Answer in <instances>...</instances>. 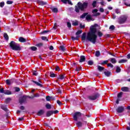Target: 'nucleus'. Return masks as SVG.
Returning a JSON list of instances; mask_svg holds the SVG:
<instances>
[{
	"label": "nucleus",
	"instance_id": "nucleus-1",
	"mask_svg": "<svg viewBox=\"0 0 130 130\" xmlns=\"http://www.w3.org/2000/svg\"><path fill=\"white\" fill-rule=\"evenodd\" d=\"M98 26V24H95L94 25L90 26V31L87 34L86 32H84L81 36V40L82 41H90L93 44L96 43V41H97V35H96V32H97V28L96 27Z\"/></svg>",
	"mask_w": 130,
	"mask_h": 130
},
{
	"label": "nucleus",
	"instance_id": "nucleus-2",
	"mask_svg": "<svg viewBox=\"0 0 130 130\" xmlns=\"http://www.w3.org/2000/svg\"><path fill=\"white\" fill-rule=\"evenodd\" d=\"M87 8H88V3L84 2L83 3H82L81 2H78L77 6H75V11L76 13H80V10L82 12H85V10Z\"/></svg>",
	"mask_w": 130,
	"mask_h": 130
},
{
	"label": "nucleus",
	"instance_id": "nucleus-3",
	"mask_svg": "<svg viewBox=\"0 0 130 130\" xmlns=\"http://www.w3.org/2000/svg\"><path fill=\"white\" fill-rule=\"evenodd\" d=\"M83 115V117L82 119H84V120H86L87 119V117L88 118H90L91 117V115H85L84 114H81L80 112H76L74 113V114L73 116V117L75 121H78V118L81 117Z\"/></svg>",
	"mask_w": 130,
	"mask_h": 130
},
{
	"label": "nucleus",
	"instance_id": "nucleus-4",
	"mask_svg": "<svg viewBox=\"0 0 130 130\" xmlns=\"http://www.w3.org/2000/svg\"><path fill=\"white\" fill-rule=\"evenodd\" d=\"M9 45L12 50H15L16 51L21 50V48L20 45L14 41H12L9 43Z\"/></svg>",
	"mask_w": 130,
	"mask_h": 130
},
{
	"label": "nucleus",
	"instance_id": "nucleus-5",
	"mask_svg": "<svg viewBox=\"0 0 130 130\" xmlns=\"http://www.w3.org/2000/svg\"><path fill=\"white\" fill-rule=\"evenodd\" d=\"M127 15H121L118 19V22L119 24H124L125 22H126V20H127Z\"/></svg>",
	"mask_w": 130,
	"mask_h": 130
},
{
	"label": "nucleus",
	"instance_id": "nucleus-6",
	"mask_svg": "<svg viewBox=\"0 0 130 130\" xmlns=\"http://www.w3.org/2000/svg\"><path fill=\"white\" fill-rule=\"evenodd\" d=\"M0 93H2L5 95H12V91L8 89L4 90V88L0 89Z\"/></svg>",
	"mask_w": 130,
	"mask_h": 130
},
{
	"label": "nucleus",
	"instance_id": "nucleus-7",
	"mask_svg": "<svg viewBox=\"0 0 130 130\" xmlns=\"http://www.w3.org/2000/svg\"><path fill=\"white\" fill-rule=\"evenodd\" d=\"M116 110L117 113H122V112L124 111V107L120 106L116 109Z\"/></svg>",
	"mask_w": 130,
	"mask_h": 130
},
{
	"label": "nucleus",
	"instance_id": "nucleus-8",
	"mask_svg": "<svg viewBox=\"0 0 130 130\" xmlns=\"http://www.w3.org/2000/svg\"><path fill=\"white\" fill-rule=\"evenodd\" d=\"M6 84L7 85H8L9 86H10V85H12L14 82H15V79L12 78L11 79H7L6 80Z\"/></svg>",
	"mask_w": 130,
	"mask_h": 130
},
{
	"label": "nucleus",
	"instance_id": "nucleus-9",
	"mask_svg": "<svg viewBox=\"0 0 130 130\" xmlns=\"http://www.w3.org/2000/svg\"><path fill=\"white\" fill-rule=\"evenodd\" d=\"M19 102L21 105L23 104V103H27V98H20Z\"/></svg>",
	"mask_w": 130,
	"mask_h": 130
},
{
	"label": "nucleus",
	"instance_id": "nucleus-10",
	"mask_svg": "<svg viewBox=\"0 0 130 130\" xmlns=\"http://www.w3.org/2000/svg\"><path fill=\"white\" fill-rule=\"evenodd\" d=\"M85 19L87 21H94V19L92 18V16L90 14H87Z\"/></svg>",
	"mask_w": 130,
	"mask_h": 130
},
{
	"label": "nucleus",
	"instance_id": "nucleus-11",
	"mask_svg": "<svg viewBox=\"0 0 130 130\" xmlns=\"http://www.w3.org/2000/svg\"><path fill=\"white\" fill-rule=\"evenodd\" d=\"M1 108V109L5 111L6 112H8V111H9V109H8V108H7V105H2Z\"/></svg>",
	"mask_w": 130,
	"mask_h": 130
},
{
	"label": "nucleus",
	"instance_id": "nucleus-12",
	"mask_svg": "<svg viewBox=\"0 0 130 130\" xmlns=\"http://www.w3.org/2000/svg\"><path fill=\"white\" fill-rule=\"evenodd\" d=\"M45 112L44 110H40L38 112L37 115H38V116H41V115L44 114Z\"/></svg>",
	"mask_w": 130,
	"mask_h": 130
},
{
	"label": "nucleus",
	"instance_id": "nucleus-13",
	"mask_svg": "<svg viewBox=\"0 0 130 130\" xmlns=\"http://www.w3.org/2000/svg\"><path fill=\"white\" fill-rule=\"evenodd\" d=\"M86 60V57L84 55L80 56V59L79 60V62H84Z\"/></svg>",
	"mask_w": 130,
	"mask_h": 130
},
{
	"label": "nucleus",
	"instance_id": "nucleus-14",
	"mask_svg": "<svg viewBox=\"0 0 130 130\" xmlns=\"http://www.w3.org/2000/svg\"><path fill=\"white\" fill-rule=\"evenodd\" d=\"M53 114V112L52 111H48L46 113L47 117H49V116H51Z\"/></svg>",
	"mask_w": 130,
	"mask_h": 130
},
{
	"label": "nucleus",
	"instance_id": "nucleus-15",
	"mask_svg": "<svg viewBox=\"0 0 130 130\" xmlns=\"http://www.w3.org/2000/svg\"><path fill=\"white\" fill-rule=\"evenodd\" d=\"M104 73L105 76H106L107 77H110V75H111V73L110 72L107 71V70H105V71Z\"/></svg>",
	"mask_w": 130,
	"mask_h": 130
},
{
	"label": "nucleus",
	"instance_id": "nucleus-16",
	"mask_svg": "<svg viewBox=\"0 0 130 130\" xmlns=\"http://www.w3.org/2000/svg\"><path fill=\"white\" fill-rule=\"evenodd\" d=\"M97 68L98 71H99L100 72H103V71H104V70H105V68L104 67H101L100 66H98Z\"/></svg>",
	"mask_w": 130,
	"mask_h": 130
},
{
	"label": "nucleus",
	"instance_id": "nucleus-17",
	"mask_svg": "<svg viewBox=\"0 0 130 130\" xmlns=\"http://www.w3.org/2000/svg\"><path fill=\"white\" fill-rule=\"evenodd\" d=\"M76 125L77 127H82V126H83V122L81 121H78L76 122Z\"/></svg>",
	"mask_w": 130,
	"mask_h": 130
},
{
	"label": "nucleus",
	"instance_id": "nucleus-18",
	"mask_svg": "<svg viewBox=\"0 0 130 130\" xmlns=\"http://www.w3.org/2000/svg\"><path fill=\"white\" fill-rule=\"evenodd\" d=\"M121 90L123 91V92H128L129 88H128L127 87H123L121 88Z\"/></svg>",
	"mask_w": 130,
	"mask_h": 130
},
{
	"label": "nucleus",
	"instance_id": "nucleus-19",
	"mask_svg": "<svg viewBox=\"0 0 130 130\" xmlns=\"http://www.w3.org/2000/svg\"><path fill=\"white\" fill-rule=\"evenodd\" d=\"M100 94L99 93H95L93 96H89V98H99Z\"/></svg>",
	"mask_w": 130,
	"mask_h": 130
},
{
	"label": "nucleus",
	"instance_id": "nucleus-20",
	"mask_svg": "<svg viewBox=\"0 0 130 130\" xmlns=\"http://www.w3.org/2000/svg\"><path fill=\"white\" fill-rule=\"evenodd\" d=\"M19 41L20 42L24 43V42H26V41H27V39H26L23 37H20L19 39Z\"/></svg>",
	"mask_w": 130,
	"mask_h": 130
},
{
	"label": "nucleus",
	"instance_id": "nucleus-21",
	"mask_svg": "<svg viewBox=\"0 0 130 130\" xmlns=\"http://www.w3.org/2000/svg\"><path fill=\"white\" fill-rule=\"evenodd\" d=\"M61 2L63 3V4H67V3H68L69 5H72V2L70 0H61Z\"/></svg>",
	"mask_w": 130,
	"mask_h": 130
},
{
	"label": "nucleus",
	"instance_id": "nucleus-22",
	"mask_svg": "<svg viewBox=\"0 0 130 130\" xmlns=\"http://www.w3.org/2000/svg\"><path fill=\"white\" fill-rule=\"evenodd\" d=\"M50 77H51V78H55L56 77H57V75L53 73V72H51L50 73Z\"/></svg>",
	"mask_w": 130,
	"mask_h": 130
},
{
	"label": "nucleus",
	"instance_id": "nucleus-23",
	"mask_svg": "<svg viewBox=\"0 0 130 130\" xmlns=\"http://www.w3.org/2000/svg\"><path fill=\"white\" fill-rule=\"evenodd\" d=\"M88 14V13H84L81 16H80V18L81 19H84V18H86Z\"/></svg>",
	"mask_w": 130,
	"mask_h": 130
},
{
	"label": "nucleus",
	"instance_id": "nucleus-24",
	"mask_svg": "<svg viewBox=\"0 0 130 130\" xmlns=\"http://www.w3.org/2000/svg\"><path fill=\"white\" fill-rule=\"evenodd\" d=\"M32 82L36 84L37 86H39V87H43V85L41 83H39V82H38L37 81H35V80H32Z\"/></svg>",
	"mask_w": 130,
	"mask_h": 130
},
{
	"label": "nucleus",
	"instance_id": "nucleus-25",
	"mask_svg": "<svg viewBox=\"0 0 130 130\" xmlns=\"http://www.w3.org/2000/svg\"><path fill=\"white\" fill-rule=\"evenodd\" d=\"M38 5H40V6H44V5L46 4V3H45V2H44L43 1H38Z\"/></svg>",
	"mask_w": 130,
	"mask_h": 130
},
{
	"label": "nucleus",
	"instance_id": "nucleus-26",
	"mask_svg": "<svg viewBox=\"0 0 130 130\" xmlns=\"http://www.w3.org/2000/svg\"><path fill=\"white\" fill-rule=\"evenodd\" d=\"M79 38H80V36H77L76 37H71V39L72 40H79Z\"/></svg>",
	"mask_w": 130,
	"mask_h": 130
},
{
	"label": "nucleus",
	"instance_id": "nucleus-27",
	"mask_svg": "<svg viewBox=\"0 0 130 130\" xmlns=\"http://www.w3.org/2000/svg\"><path fill=\"white\" fill-rule=\"evenodd\" d=\"M12 99L11 98H7L5 100V103L6 104H8V103H10V102L11 101Z\"/></svg>",
	"mask_w": 130,
	"mask_h": 130
},
{
	"label": "nucleus",
	"instance_id": "nucleus-28",
	"mask_svg": "<svg viewBox=\"0 0 130 130\" xmlns=\"http://www.w3.org/2000/svg\"><path fill=\"white\" fill-rule=\"evenodd\" d=\"M110 61L112 62V63H116V59H115L114 58H111Z\"/></svg>",
	"mask_w": 130,
	"mask_h": 130
},
{
	"label": "nucleus",
	"instance_id": "nucleus-29",
	"mask_svg": "<svg viewBox=\"0 0 130 130\" xmlns=\"http://www.w3.org/2000/svg\"><path fill=\"white\" fill-rule=\"evenodd\" d=\"M126 61H127V59H122L119 61V63H123L124 62H126Z\"/></svg>",
	"mask_w": 130,
	"mask_h": 130
},
{
	"label": "nucleus",
	"instance_id": "nucleus-30",
	"mask_svg": "<svg viewBox=\"0 0 130 130\" xmlns=\"http://www.w3.org/2000/svg\"><path fill=\"white\" fill-rule=\"evenodd\" d=\"M82 33H83V30H78L76 33V35L77 36H79V35H80V34H82Z\"/></svg>",
	"mask_w": 130,
	"mask_h": 130
},
{
	"label": "nucleus",
	"instance_id": "nucleus-31",
	"mask_svg": "<svg viewBox=\"0 0 130 130\" xmlns=\"http://www.w3.org/2000/svg\"><path fill=\"white\" fill-rule=\"evenodd\" d=\"M121 71V69H120V68L118 66H117L116 69V73H120Z\"/></svg>",
	"mask_w": 130,
	"mask_h": 130
},
{
	"label": "nucleus",
	"instance_id": "nucleus-32",
	"mask_svg": "<svg viewBox=\"0 0 130 130\" xmlns=\"http://www.w3.org/2000/svg\"><path fill=\"white\" fill-rule=\"evenodd\" d=\"M46 108H47V109H51V105L49 104H47L46 105Z\"/></svg>",
	"mask_w": 130,
	"mask_h": 130
},
{
	"label": "nucleus",
	"instance_id": "nucleus-33",
	"mask_svg": "<svg viewBox=\"0 0 130 130\" xmlns=\"http://www.w3.org/2000/svg\"><path fill=\"white\" fill-rule=\"evenodd\" d=\"M51 10L52 12H53V13H57V12H58V9H57V8H53Z\"/></svg>",
	"mask_w": 130,
	"mask_h": 130
},
{
	"label": "nucleus",
	"instance_id": "nucleus-34",
	"mask_svg": "<svg viewBox=\"0 0 130 130\" xmlns=\"http://www.w3.org/2000/svg\"><path fill=\"white\" fill-rule=\"evenodd\" d=\"M95 56H96V57H99V56H100V51H96L95 52Z\"/></svg>",
	"mask_w": 130,
	"mask_h": 130
},
{
	"label": "nucleus",
	"instance_id": "nucleus-35",
	"mask_svg": "<svg viewBox=\"0 0 130 130\" xmlns=\"http://www.w3.org/2000/svg\"><path fill=\"white\" fill-rule=\"evenodd\" d=\"M4 37L8 41L9 40V36H8V34H4Z\"/></svg>",
	"mask_w": 130,
	"mask_h": 130
},
{
	"label": "nucleus",
	"instance_id": "nucleus-36",
	"mask_svg": "<svg viewBox=\"0 0 130 130\" xmlns=\"http://www.w3.org/2000/svg\"><path fill=\"white\" fill-rule=\"evenodd\" d=\"M57 79H60V80H63V79H64V75H59V77H57Z\"/></svg>",
	"mask_w": 130,
	"mask_h": 130
},
{
	"label": "nucleus",
	"instance_id": "nucleus-37",
	"mask_svg": "<svg viewBox=\"0 0 130 130\" xmlns=\"http://www.w3.org/2000/svg\"><path fill=\"white\" fill-rule=\"evenodd\" d=\"M122 94H123L122 92H120V93H118L117 94L118 98H121V97H122Z\"/></svg>",
	"mask_w": 130,
	"mask_h": 130
},
{
	"label": "nucleus",
	"instance_id": "nucleus-38",
	"mask_svg": "<svg viewBox=\"0 0 130 130\" xmlns=\"http://www.w3.org/2000/svg\"><path fill=\"white\" fill-rule=\"evenodd\" d=\"M36 46L38 47H42V46H43V43H40L39 44H37Z\"/></svg>",
	"mask_w": 130,
	"mask_h": 130
},
{
	"label": "nucleus",
	"instance_id": "nucleus-39",
	"mask_svg": "<svg viewBox=\"0 0 130 130\" xmlns=\"http://www.w3.org/2000/svg\"><path fill=\"white\" fill-rule=\"evenodd\" d=\"M82 70V67H76V69H75L76 72H79Z\"/></svg>",
	"mask_w": 130,
	"mask_h": 130
},
{
	"label": "nucleus",
	"instance_id": "nucleus-40",
	"mask_svg": "<svg viewBox=\"0 0 130 130\" xmlns=\"http://www.w3.org/2000/svg\"><path fill=\"white\" fill-rule=\"evenodd\" d=\"M30 49H31L32 51H36V50H37V48L34 46L30 47Z\"/></svg>",
	"mask_w": 130,
	"mask_h": 130
},
{
	"label": "nucleus",
	"instance_id": "nucleus-41",
	"mask_svg": "<svg viewBox=\"0 0 130 130\" xmlns=\"http://www.w3.org/2000/svg\"><path fill=\"white\" fill-rule=\"evenodd\" d=\"M96 4L97 2L96 1H93L92 3V7H93V8H96Z\"/></svg>",
	"mask_w": 130,
	"mask_h": 130
},
{
	"label": "nucleus",
	"instance_id": "nucleus-42",
	"mask_svg": "<svg viewBox=\"0 0 130 130\" xmlns=\"http://www.w3.org/2000/svg\"><path fill=\"white\" fill-rule=\"evenodd\" d=\"M98 34L99 36V37H102V36H103V34L102 33V32L99 31L98 32Z\"/></svg>",
	"mask_w": 130,
	"mask_h": 130
},
{
	"label": "nucleus",
	"instance_id": "nucleus-43",
	"mask_svg": "<svg viewBox=\"0 0 130 130\" xmlns=\"http://www.w3.org/2000/svg\"><path fill=\"white\" fill-rule=\"evenodd\" d=\"M14 89L15 92H20V88H19V87H14Z\"/></svg>",
	"mask_w": 130,
	"mask_h": 130
},
{
	"label": "nucleus",
	"instance_id": "nucleus-44",
	"mask_svg": "<svg viewBox=\"0 0 130 130\" xmlns=\"http://www.w3.org/2000/svg\"><path fill=\"white\" fill-rule=\"evenodd\" d=\"M48 32H50V30H44L41 32V34H46V33H48Z\"/></svg>",
	"mask_w": 130,
	"mask_h": 130
},
{
	"label": "nucleus",
	"instance_id": "nucleus-45",
	"mask_svg": "<svg viewBox=\"0 0 130 130\" xmlns=\"http://www.w3.org/2000/svg\"><path fill=\"white\" fill-rule=\"evenodd\" d=\"M96 98H88L89 101H90L91 102H93V101H95L96 100Z\"/></svg>",
	"mask_w": 130,
	"mask_h": 130
},
{
	"label": "nucleus",
	"instance_id": "nucleus-46",
	"mask_svg": "<svg viewBox=\"0 0 130 130\" xmlns=\"http://www.w3.org/2000/svg\"><path fill=\"white\" fill-rule=\"evenodd\" d=\"M60 48L61 50H62V51H65V50H66V48H64V47L63 46H60Z\"/></svg>",
	"mask_w": 130,
	"mask_h": 130
},
{
	"label": "nucleus",
	"instance_id": "nucleus-47",
	"mask_svg": "<svg viewBox=\"0 0 130 130\" xmlns=\"http://www.w3.org/2000/svg\"><path fill=\"white\" fill-rule=\"evenodd\" d=\"M110 30H114L115 29V27L114 25H111L109 27Z\"/></svg>",
	"mask_w": 130,
	"mask_h": 130
},
{
	"label": "nucleus",
	"instance_id": "nucleus-48",
	"mask_svg": "<svg viewBox=\"0 0 130 130\" xmlns=\"http://www.w3.org/2000/svg\"><path fill=\"white\" fill-rule=\"evenodd\" d=\"M93 62L92 61H91V60H89L88 61V64L89 65V66H92L93 64Z\"/></svg>",
	"mask_w": 130,
	"mask_h": 130
},
{
	"label": "nucleus",
	"instance_id": "nucleus-49",
	"mask_svg": "<svg viewBox=\"0 0 130 130\" xmlns=\"http://www.w3.org/2000/svg\"><path fill=\"white\" fill-rule=\"evenodd\" d=\"M67 26L68 28H71V27H72V24L71 22H67Z\"/></svg>",
	"mask_w": 130,
	"mask_h": 130
},
{
	"label": "nucleus",
	"instance_id": "nucleus-50",
	"mask_svg": "<svg viewBox=\"0 0 130 130\" xmlns=\"http://www.w3.org/2000/svg\"><path fill=\"white\" fill-rule=\"evenodd\" d=\"M107 62H108V60H105L101 63V64H107Z\"/></svg>",
	"mask_w": 130,
	"mask_h": 130
},
{
	"label": "nucleus",
	"instance_id": "nucleus-51",
	"mask_svg": "<svg viewBox=\"0 0 130 130\" xmlns=\"http://www.w3.org/2000/svg\"><path fill=\"white\" fill-rule=\"evenodd\" d=\"M107 67H110V68H113V64H111V63H109L107 64Z\"/></svg>",
	"mask_w": 130,
	"mask_h": 130
},
{
	"label": "nucleus",
	"instance_id": "nucleus-52",
	"mask_svg": "<svg viewBox=\"0 0 130 130\" xmlns=\"http://www.w3.org/2000/svg\"><path fill=\"white\" fill-rule=\"evenodd\" d=\"M52 112H53V113H54V114H56L58 113L59 111H58V110H56L55 111H52Z\"/></svg>",
	"mask_w": 130,
	"mask_h": 130
},
{
	"label": "nucleus",
	"instance_id": "nucleus-53",
	"mask_svg": "<svg viewBox=\"0 0 130 130\" xmlns=\"http://www.w3.org/2000/svg\"><path fill=\"white\" fill-rule=\"evenodd\" d=\"M4 6H5V2H1L0 3V7L1 8H3L4 7Z\"/></svg>",
	"mask_w": 130,
	"mask_h": 130
},
{
	"label": "nucleus",
	"instance_id": "nucleus-54",
	"mask_svg": "<svg viewBox=\"0 0 130 130\" xmlns=\"http://www.w3.org/2000/svg\"><path fill=\"white\" fill-rule=\"evenodd\" d=\"M7 5H12V4H13V1H7Z\"/></svg>",
	"mask_w": 130,
	"mask_h": 130
},
{
	"label": "nucleus",
	"instance_id": "nucleus-55",
	"mask_svg": "<svg viewBox=\"0 0 130 130\" xmlns=\"http://www.w3.org/2000/svg\"><path fill=\"white\" fill-rule=\"evenodd\" d=\"M41 38L42 40H46L47 41H48L47 38H46V37H42Z\"/></svg>",
	"mask_w": 130,
	"mask_h": 130
},
{
	"label": "nucleus",
	"instance_id": "nucleus-56",
	"mask_svg": "<svg viewBox=\"0 0 130 130\" xmlns=\"http://www.w3.org/2000/svg\"><path fill=\"white\" fill-rule=\"evenodd\" d=\"M73 26H78V25H79V23L78 22V21H76L75 22H74L73 23Z\"/></svg>",
	"mask_w": 130,
	"mask_h": 130
},
{
	"label": "nucleus",
	"instance_id": "nucleus-57",
	"mask_svg": "<svg viewBox=\"0 0 130 130\" xmlns=\"http://www.w3.org/2000/svg\"><path fill=\"white\" fill-rule=\"evenodd\" d=\"M32 75H34V76H37V75H38V73H37V72L34 71L32 72Z\"/></svg>",
	"mask_w": 130,
	"mask_h": 130
},
{
	"label": "nucleus",
	"instance_id": "nucleus-58",
	"mask_svg": "<svg viewBox=\"0 0 130 130\" xmlns=\"http://www.w3.org/2000/svg\"><path fill=\"white\" fill-rule=\"evenodd\" d=\"M40 95L38 93H36L34 94V96H32L33 98L35 97H39Z\"/></svg>",
	"mask_w": 130,
	"mask_h": 130
},
{
	"label": "nucleus",
	"instance_id": "nucleus-59",
	"mask_svg": "<svg viewBox=\"0 0 130 130\" xmlns=\"http://www.w3.org/2000/svg\"><path fill=\"white\" fill-rule=\"evenodd\" d=\"M44 125L45 126H48V127H51V126H49V124H48V123L47 122L44 123Z\"/></svg>",
	"mask_w": 130,
	"mask_h": 130
},
{
	"label": "nucleus",
	"instance_id": "nucleus-60",
	"mask_svg": "<svg viewBox=\"0 0 130 130\" xmlns=\"http://www.w3.org/2000/svg\"><path fill=\"white\" fill-rule=\"evenodd\" d=\"M53 28V29H57V23H54V26Z\"/></svg>",
	"mask_w": 130,
	"mask_h": 130
},
{
	"label": "nucleus",
	"instance_id": "nucleus-61",
	"mask_svg": "<svg viewBox=\"0 0 130 130\" xmlns=\"http://www.w3.org/2000/svg\"><path fill=\"white\" fill-rule=\"evenodd\" d=\"M55 71H60V69H59V67L58 66H56L55 68Z\"/></svg>",
	"mask_w": 130,
	"mask_h": 130
},
{
	"label": "nucleus",
	"instance_id": "nucleus-62",
	"mask_svg": "<svg viewBox=\"0 0 130 130\" xmlns=\"http://www.w3.org/2000/svg\"><path fill=\"white\" fill-rule=\"evenodd\" d=\"M115 13H116V14H119V13H120V11H119V9H117L115 10Z\"/></svg>",
	"mask_w": 130,
	"mask_h": 130
},
{
	"label": "nucleus",
	"instance_id": "nucleus-63",
	"mask_svg": "<svg viewBox=\"0 0 130 130\" xmlns=\"http://www.w3.org/2000/svg\"><path fill=\"white\" fill-rule=\"evenodd\" d=\"M57 104H58V105H59V106H60V105H61V102H60V101H59V100L57 101Z\"/></svg>",
	"mask_w": 130,
	"mask_h": 130
},
{
	"label": "nucleus",
	"instance_id": "nucleus-64",
	"mask_svg": "<svg viewBox=\"0 0 130 130\" xmlns=\"http://www.w3.org/2000/svg\"><path fill=\"white\" fill-rule=\"evenodd\" d=\"M100 4L102 5V6H104V4H105V2H104V1H102V2H101L100 3Z\"/></svg>",
	"mask_w": 130,
	"mask_h": 130
}]
</instances>
